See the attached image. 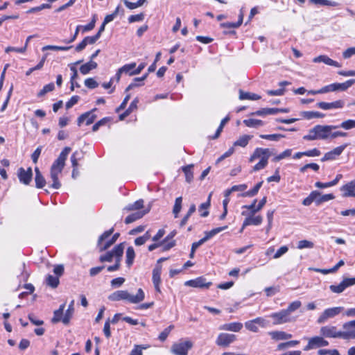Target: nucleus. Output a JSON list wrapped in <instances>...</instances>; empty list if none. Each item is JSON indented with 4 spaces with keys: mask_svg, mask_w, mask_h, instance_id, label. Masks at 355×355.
Masks as SVG:
<instances>
[{
    "mask_svg": "<svg viewBox=\"0 0 355 355\" xmlns=\"http://www.w3.org/2000/svg\"><path fill=\"white\" fill-rule=\"evenodd\" d=\"M17 175L20 182L28 185L32 180V168L29 167L27 170H25L24 168L21 167L18 170Z\"/></svg>",
    "mask_w": 355,
    "mask_h": 355,
    "instance_id": "14",
    "label": "nucleus"
},
{
    "mask_svg": "<svg viewBox=\"0 0 355 355\" xmlns=\"http://www.w3.org/2000/svg\"><path fill=\"white\" fill-rule=\"evenodd\" d=\"M344 105L345 103L342 100H338L331 103L319 102L316 104L318 107L324 110L342 108Z\"/></svg>",
    "mask_w": 355,
    "mask_h": 355,
    "instance_id": "18",
    "label": "nucleus"
},
{
    "mask_svg": "<svg viewBox=\"0 0 355 355\" xmlns=\"http://www.w3.org/2000/svg\"><path fill=\"white\" fill-rule=\"evenodd\" d=\"M135 67H136L135 62L126 64L120 68V73H124L128 74L130 76H135V74H132V73L133 70L135 69Z\"/></svg>",
    "mask_w": 355,
    "mask_h": 355,
    "instance_id": "37",
    "label": "nucleus"
},
{
    "mask_svg": "<svg viewBox=\"0 0 355 355\" xmlns=\"http://www.w3.org/2000/svg\"><path fill=\"white\" fill-rule=\"evenodd\" d=\"M338 128L336 125H317L309 130L307 135L303 137L306 141L326 140L331 138V132Z\"/></svg>",
    "mask_w": 355,
    "mask_h": 355,
    "instance_id": "2",
    "label": "nucleus"
},
{
    "mask_svg": "<svg viewBox=\"0 0 355 355\" xmlns=\"http://www.w3.org/2000/svg\"><path fill=\"white\" fill-rule=\"evenodd\" d=\"M310 168L313 169L315 171H318L320 168V166L316 163L306 164L304 166H303L302 167H301L300 171L302 173H304L306 169H310Z\"/></svg>",
    "mask_w": 355,
    "mask_h": 355,
    "instance_id": "59",
    "label": "nucleus"
},
{
    "mask_svg": "<svg viewBox=\"0 0 355 355\" xmlns=\"http://www.w3.org/2000/svg\"><path fill=\"white\" fill-rule=\"evenodd\" d=\"M113 232H114V228L112 227L109 230L105 231L103 234H101L99 236L98 240V245L99 246V248L101 246H103V241L105 239H107L113 233Z\"/></svg>",
    "mask_w": 355,
    "mask_h": 355,
    "instance_id": "52",
    "label": "nucleus"
},
{
    "mask_svg": "<svg viewBox=\"0 0 355 355\" xmlns=\"http://www.w3.org/2000/svg\"><path fill=\"white\" fill-rule=\"evenodd\" d=\"M259 137L262 139L278 141L279 139L283 138L284 136L280 134H272V135H260Z\"/></svg>",
    "mask_w": 355,
    "mask_h": 355,
    "instance_id": "55",
    "label": "nucleus"
},
{
    "mask_svg": "<svg viewBox=\"0 0 355 355\" xmlns=\"http://www.w3.org/2000/svg\"><path fill=\"white\" fill-rule=\"evenodd\" d=\"M278 113L277 108H262L254 112H252L251 115L263 116L268 114H275Z\"/></svg>",
    "mask_w": 355,
    "mask_h": 355,
    "instance_id": "32",
    "label": "nucleus"
},
{
    "mask_svg": "<svg viewBox=\"0 0 355 355\" xmlns=\"http://www.w3.org/2000/svg\"><path fill=\"white\" fill-rule=\"evenodd\" d=\"M145 294L141 288H139L135 295L130 294L127 291L119 290L111 293L108 296L110 301L116 302L120 300H127L132 304H138L143 301Z\"/></svg>",
    "mask_w": 355,
    "mask_h": 355,
    "instance_id": "3",
    "label": "nucleus"
},
{
    "mask_svg": "<svg viewBox=\"0 0 355 355\" xmlns=\"http://www.w3.org/2000/svg\"><path fill=\"white\" fill-rule=\"evenodd\" d=\"M83 158V153L79 151H75L71 157V162L73 167L72 177H74V172L76 171V168L78 166V161Z\"/></svg>",
    "mask_w": 355,
    "mask_h": 355,
    "instance_id": "26",
    "label": "nucleus"
},
{
    "mask_svg": "<svg viewBox=\"0 0 355 355\" xmlns=\"http://www.w3.org/2000/svg\"><path fill=\"white\" fill-rule=\"evenodd\" d=\"M252 138V135H244L241 136L234 143V146L245 147L249 141Z\"/></svg>",
    "mask_w": 355,
    "mask_h": 355,
    "instance_id": "31",
    "label": "nucleus"
},
{
    "mask_svg": "<svg viewBox=\"0 0 355 355\" xmlns=\"http://www.w3.org/2000/svg\"><path fill=\"white\" fill-rule=\"evenodd\" d=\"M269 324V322L263 318H257L255 319L247 321L245 323V328L252 332L257 333L259 331L257 325L262 328L266 327Z\"/></svg>",
    "mask_w": 355,
    "mask_h": 355,
    "instance_id": "9",
    "label": "nucleus"
},
{
    "mask_svg": "<svg viewBox=\"0 0 355 355\" xmlns=\"http://www.w3.org/2000/svg\"><path fill=\"white\" fill-rule=\"evenodd\" d=\"M262 220L263 219L261 216H253V215H252L249 217H247L243 221V226H242L241 231L242 232L243 230L245 228V227H246L248 225H260L262 223Z\"/></svg>",
    "mask_w": 355,
    "mask_h": 355,
    "instance_id": "21",
    "label": "nucleus"
},
{
    "mask_svg": "<svg viewBox=\"0 0 355 355\" xmlns=\"http://www.w3.org/2000/svg\"><path fill=\"white\" fill-rule=\"evenodd\" d=\"M263 184V181H261L258 182L252 189L249 190L243 193H242L241 196L243 197H252L257 194L259 192V190Z\"/></svg>",
    "mask_w": 355,
    "mask_h": 355,
    "instance_id": "38",
    "label": "nucleus"
},
{
    "mask_svg": "<svg viewBox=\"0 0 355 355\" xmlns=\"http://www.w3.org/2000/svg\"><path fill=\"white\" fill-rule=\"evenodd\" d=\"M343 339L349 340L355 338V320L345 322L343 324Z\"/></svg>",
    "mask_w": 355,
    "mask_h": 355,
    "instance_id": "12",
    "label": "nucleus"
},
{
    "mask_svg": "<svg viewBox=\"0 0 355 355\" xmlns=\"http://www.w3.org/2000/svg\"><path fill=\"white\" fill-rule=\"evenodd\" d=\"M239 98L241 100H259L261 98V96L254 93L244 92L241 90L239 92Z\"/></svg>",
    "mask_w": 355,
    "mask_h": 355,
    "instance_id": "36",
    "label": "nucleus"
},
{
    "mask_svg": "<svg viewBox=\"0 0 355 355\" xmlns=\"http://www.w3.org/2000/svg\"><path fill=\"white\" fill-rule=\"evenodd\" d=\"M80 99L78 96H73L67 103L66 109L69 110L76 105Z\"/></svg>",
    "mask_w": 355,
    "mask_h": 355,
    "instance_id": "63",
    "label": "nucleus"
},
{
    "mask_svg": "<svg viewBox=\"0 0 355 355\" xmlns=\"http://www.w3.org/2000/svg\"><path fill=\"white\" fill-rule=\"evenodd\" d=\"M174 328L173 325H170L168 327H166L162 332L160 333L159 335V339L161 341H164L167 338L168 334H170L171 331Z\"/></svg>",
    "mask_w": 355,
    "mask_h": 355,
    "instance_id": "58",
    "label": "nucleus"
},
{
    "mask_svg": "<svg viewBox=\"0 0 355 355\" xmlns=\"http://www.w3.org/2000/svg\"><path fill=\"white\" fill-rule=\"evenodd\" d=\"M270 317L273 319V324L277 325L291 321V315L285 309H282L279 312L272 313Z\"/></svg>",
    "mask_w": 355,
    "mask_h": 355,
    "instance_id": "11",
    "label": "nucleus"
},
{
    "mask_svg": "<svg viewBox=\"0 0 355 355\" xmlns=\"http://www.w3.org/2000/svg\"><path fill=\"white\" fill-rule=\"evenodd\" d=\"M71 150L70 147L64 148L51 167L50 177L53 182L51 184V187L54 189H59L61 187V183L58 180V175L62 173L65 166V161L68 155L71 152Z\"/></svg>",
    "mask_w": 355,
    "mask_h": 355,
    "instance_id": "1",
    "label": "nucleus"
},
{
    "mask_svg": "<svg viewBox=\"0 0 355 355\" xmlns=\"http://www.w3.org/2000/svg\"><path fill=\"white\" fill-rule=\"evenodd\" d=\"M73 306H74V300H73L69 304L68 309H67V311L62 318V322L64 324H68L70 322V320H71V318L73 314V312H74Z\"/></svg>",
    "mask_w": 355,
    "mask_h": 355,
    "instance_id": "27",
    "label": "nucleus"
},
{
    "mask_svg": "<svg viewBox=\"0 0 355 355\" xmlns=\"http://www.w3.org/2000/svg\"><path fill=\"white\" fill-rule=\"evenodd\" d=\"M236 339V336L234 334L221 333L218 336L216 343L218 346L225 347L234 342Z\"/></svg>",
    "mask_w": 355,
    "mask_h": 355,
    "instance_id": "13",
    "label": "nucleus"
},
{
    "mask_svg": "<svg viewBox=\"0 0 355 355\" xmlns=\"http://www.w3.org/2000/svg\"><path fill=\"white\" fill-rule=\"evenodd\" d=\"M311 3L313 4H319L321 6H337L338 3L336 1H332L329 0H309Z\"/></svg>",
    "mask_w": 355,
    "mask_h": 355,
    "instance_id": "45",
    "label": "nucleus"
},
{
    "mask_svg": "<svg viewBox=\"0 0 355 355\" xmlns=\"http://www.w3.org/2000/svg\"><path fill=\"white\" fill-rule=\"evenodd\" d=\"M182 198L178 197L175 200V204L173 208V214L175 218H178L182 209Z\"/></svg>",
    "mask_w": 355,
    "mask_h": 355,
    "instance_id": "42",
    "label": "nucleus"
},
{
    "mask_svg": "<svg viewBox=\"0 0 355 355\" xmlns=\"http://www.w3.org/2000/svg\"><path fill=\"white\" fill-rule=\"evenodd\" d=\"M329 289L334 293H341L345 289L344 284L341 282L338 285H331Z\"/></svg>",
    "mask_w": 355,
    "mask_h": 355,
    "instance_id": "56",
    "label": "nucleus"
},
{
    "mask_svg": "<svg viewBox=\"0 0 355 355\" xmlns=\"http://www.w3.org/2000/svg\"><path fill=\"white\" fill-rule=\"evenodd\" d=\"M243 123L250 128H257L263 125V122L259 119H249L243 121Z\"/></svg>",
    "mask_w": 355,
    "mask_h": 355,
    "instance_id": "40",
    "label": "nucleus"
},
{
    "mask_svg": "<svg viewBox=\"0 0 355 355\" xmlns=\"http://www.w3.org/2000/svg\"><path fill=\"white\" fill-rule=\"evenodd\" d=\"M146 1V0H139L138 1L133 3L130 2L128 0H123V2L126 7L130 10L141 6Z\"/></svg>",
    "mask_w": 355,
    "mask_h": 355,
    "instance_id": "49",
    "label": "nucleus"
},
{
    "mask_svg": "<svg viewBox=\"0 0 355 355\" xmlns=\"http://www.w3.org/2000/svg\"><path fill=\"white\" fill-rule=\"evenodd\" d=\"M65 307V304H62L60 306V308L54 311V315L51 321L53 323H57L62 320L63 311Z\"/></svg>",
    "mask_w": 355,
    "mask_h": 355,
    "instance_id": "34",
    "label": "nucleus"
},
{
    "mask_svg": "<svg viewBox=\"0 0 355 355\" xmlns=\"http://www.w3.org/2000/svg\"><path fill=\"white\" fill-rule=\"evenodd\" d=\"M341 190L344 191V193H350L352 191H355V180L348 182L342 187Z\"/></svg>",
    "mask_w": 355,
    "mask_h": 355,
    "instance_id": "54",
    "label": "nucleus"
},
{
    "mask_svg": "<svg viewBox=\"0 0 355 355\" xmlns=\"http://www.w3.org/2000/svg\"><path fill=\"white\" fill-rule=\"evenodd\" d=\"M148 75V73L144 74L143 76H141L140 78H135L134 79V83H132L127 87V88L125 89V92H127L129 90H130L135 87L143 85H144L143 82L144 80H146L147 78Z\"/></svg>",
    "mask_w": 355,
    "mask_h": 355,
    "instance_id": "30",
    "label": "nucleus"
},
{
    "mask_svg": "<svg viewBox=\"0 0 355 355\" xmlns=\"http://www.w3.org/2000/svg\"><path fill=\"white\" fill-rule=\"evenodd\" d=\"M355 83V80H348L345 83H333L331 84V91H345L349 87H351L354 83Z\"/></svg>",
    "mask_w": 355,
    "mask_h": 355,
    "instance_id": "22",
    "label": "nucleus"
},
{
    "mask_svg": "<svg viewBox=\"0 0 355 355\" xmlns=\"http://www.w3.org/2000/svg\"><path fill=\"white\" fill-rule=\"evenodd\" d=\"M124 250V243H121L116 245L112 250L101 255L99 258L101 262H111L114 257L115 259L122 258Z\"/></svg>",
    "mask_w": 355,
    "mask_h": 355,
    "instance_id": "5",
    "label": "nucleus"
},
{
    "mask_svg": "<svg viewBox=\"0 0 355 355\" xmlns=\"http://www.w3.org/2000/svg\"><path fill=\"white\" fill-rule=\"evenodd\" d=\"M307 340V345L304 347V351H309L329 345V342L324 338L319 336L311 338H305Z\"/></svg>",
    "mask_w": 355,
    "mask_h": 355,
    "instance_id": "6",
    "label": "nucleus"
},
{
    "mask_svg": "<svg viewBox=\"0 0 355 355\" xmlns=\"http://www.w3.org/2000/svg\"><path fill=\"white\" fill-rule=\"evenodd\" d=\"M184 284L193 288H207L211 285V282H206L205 278L200 277L195 279L187 281Z\"/></svg>",
    "mask_w": 355,
    "mask_h": 355,
    "instance_id": "15",
    "label": "nucleus"
},
{
    "mask_svg": "<svg viewBox=\"0 0 355 355\" xmlns=\"http://www.w3.org/2000/svg\"><path fill=\"white\" fill-rule=\"evenodd\" d=\"M268 334L271 336L272 339L275 340H287L292 338V334L282 331H270Z\"/></svg>",
    "mask_w": 355,
    "mask_h": 355,
    "instance_id": "24",
    "label": "nucleus"
},
{
    "mask_svg": "<svg viewBox=\"0 0 355 355\" xmlns=\"http://www.w3.org/2000/svg\"><path fill=\"white\" fill-rule=\"evenodd\" d=\"M302 304L300 301H294L292 303L289 304L287 309L285 310L287 311V313L291 315V313L295 310L298 309L301 306Z\"/></svg>",
    "mask_w": 355,
    "mask_h": 355,
    "instance_id": "53",
    "label": "nucleus"
},
{
    "mask_svg": "<svg viewBox=\"0 0 355 355\" xmlns=\"http://www.w3.org/2000/svg\"><path fill=\"white\" fill-rule=\"evenodd\" d=\"M146 348V347H143L142 345H135L130 355H142V349Z\"/></svg>",
    "mask_w": 355,
    "mask_h": 355,
    "instance_id": "64",
    "label": "nucleus"
},
{
    "mask_svg": "<svg viewBox=\"0 0 355 355\" xmlns=\"http://www.w3.org/2000/svg\"><path fill=\"white\" fill-rule=\"evenodd\" d=\"M243 328V324L241 322H231L224 324L220 327V330L239 332Z\"/></svg>",
    "mask_w": 355,
    "mask_h": 355,
    "instance_id": "23",
    "label": "nucleus"
},
{
    "mask_svg": "<svg viewBox=\"0 0 355 355\" xmlns=\"http://www.w3.org/2000/svg\"><path fill=\"white\" fill-rule=\"evenodd\" d=\"M227 227V226H223L217 227L215 229L211 230L209 232H205V236L202 238V239L205 241V242L207 241L209 239L212 238L214 236L217 234L218 233L222 232L223 230H225Z\"/></svg>",
    "mask_w": 355,
    "mask_h": 355,
    "instance_id": "35",
    "label": "nucleus"
},
{
    "mask_svg": "<svg viewBox=\"0 0 355 355\" xmlns=\"http://www.w3.org/2000/svg\"><path fill=\"white\" fill-rule=\"evenodd\" d=\"M320 334L325 338H343V331H338L336 327L327 325L320 329Z\"/></svg>",
    "mask_w": 355,
    "mask_h": 355,
    "instance_id": "10",
    "label": "nucleus"
},
{
    "mask_svg": "<svg viewBox=\"0 0 355 355\" xmlns=\"http://www.w3.org/2000/svg\"><path fill=\"white\" fill-rule=\"evenodd\" d=\"M55 85L53 83H49L44 86V87L37 94L38 97L44 96L46 93L53 91Z\"/></svg>",
    "mask_w": 355,
    "mask_h": 355,
    "instance_id": "48",
    "label": "nucleus"
},
{
    "mask_svg": "<svg viewBox=\"0 0 355 355\" xmlns=\"http://www.w3.org/2000/svg\"><path fill=\"white\" fill-rule=\"evenodd\" d=\"M211 195V194H209L207 201L202 203L199 207V211H201L202 210H205L203 212H202L200 214V216L202 217H206L209 215V211L207 209L210 207Z\"/></svg>",
    "mask_w": 355,
    "mask_h": 355,
    "instance_id": "43",
    "label": "nucleus"
},
{
    "mask_svg": "<svg viewBox=\"0 0 355 355\" xmlns=\"http://www.w3.org/2000/svg\"><path fill=\"white\" fill-rule=\"evenodd\" d=\"M119 236V233L114 234L110 240L106 241L103 244V246L100 247V251L102 252V251H104V250H107V248H109L112 244H114L116 242V241L117 240Z\"/></svg>",
    "mask_w": 355,
    "mask_h": 355,
    "instance_id": "47",
    "label": "nucleus"
},
{
    "mask_svg": "<svg viewBox=\"0 0 355 355\" xmlns=\"http://www.w3.org/2000/svg\"><path fill=\"white\" fill-rule=\"evenodd\" d=\"M302 116L306 119H311L313 118H322L324 116V114L315 111H306L302 113Z\"/></svg>",
    "mask_w": 355,
    "mask_h": 355,
    "instance_id": "39",
    "label": "nucleus"
},
{
    "mask_svg": "<svg viewBox=\"0 0 355 355\" xmlns=\"http://www.w3.org/2000/svg\"><path fill=\"white\" fill-rule=\"evenodd\" d=\"M272 155V151L269 148H257L249 159L250 162H254L256 159H260V161L254 166L253 171H258L264 168Z\"/></svg>",
    "mask_w": 355,
    "mask_h": 355,
    "instance_id": "4",
    "label": "nucleus"
},
{
    "mask_svg": "<svg viewBox=\"0 0 355 355\" xmlns=\"http://www.w3.org/2000/svg\"><path fill=\"white\" fill-rule=\"evenodd\" d=\"M35 181L36 187L39 189L43 188L46 184V180L42 175H35Z\"/></svg>",
    "mask_w": 355,
    "mask_h": 355,
    "instance_id": "60",
    "label": "nucleus"
},
{
    "mask_svg": "<svg viewBox=\"0 0 355 355\" xmlns=\"http://www.w3.org/2000/svg\"><path fill=\"white\" fill-rule=\"evenodd\" d=\"M313 192L317 193L315 196V199L313 201L317 206L320 205L322 203L324 202L334 200L335 198L334 195L332 193L321 195L320 192H319L318 191H313Z\"/></svg>",
    "mask_w": 355,
    "mask_h": 355,
    "instance_id": "20",
    "label": "nucleus"
},
{
    "mask_svg": "<svg viewBox=\"0 0 355 355\" xmlns=\"http://www.w3.org/2000/svg\"><path fill=\"white\" fill-rule=\"evenodd\" d=\"M317 193L311 191L309 196H307L306 198H304L302 201V204L304 206H309L312 202H313L314 200L315 199V195Z\"/></svg>",
    "mask_w": 355,
    "mask_h": 355,
    "instance_id": "61",
    "label": "nucleus"
},
{
    "mask_svg": "<svg viewBox=\"0 0 355 355\" xmlns=\"http://www.w3.org/2000/svg\"><path fill=\"white\" fill-rule=\"evenodd\" d=\"M343 307L342 306H337V307H332L325 309L321 315L318 317L317 320V322L318 324H323L325 322H327L329 319L333 318L335 316L338 315L341 313V311L343 310Z\"/></svg>",
    "mask_w": 355,
    "mask_h": 355,
    "instance_id": "8",
    "label": "nucleus"
},
{
    "mask_svg": "<svg viewBox=\"0 0 355 355\" xmlns=\"http://www.w3.org/2000/svg\"><path fill=\"white\" fill-rule=\"evenodd\" d=\"M313 246V243L307 240L300 241L297 244L298 249L312 248Z\"/></svg>",
    "mask_w": 355,
    "mask_h": 355,
    "instance_id": "57",
    "label": "nucleus"
},
{
    "mask_svg": "<svg viewBox=\"0 0 355 355\" xmlns=\"http://www.w3.org/2000/svg\"><path fill=\"white\" fill-rule=\"evenodd\" d=\"M243 14L242 12L239 14V20L237 22H224L220 24L223 28H239L243 23Z\"/></svg>",
    "mask_w": 355,
    "mask_h": 355,
    "instance_id": "28",
    "label": "nucleus"
},
{
    "mask_svg": "<svg viewBox=\"0 0 355 355\" xmlns=\"http://www.w3.org/2000/svg\"><path fill=\"white\" fill-rule=\"evenodd\" d=\"M291 154H292V149H286L284 151H283L282 153H280L279 155L275 156L272 159V161L275 162H279L281 159H283L284 158L290 157L291 155Z\"/></svg>",
    "mask_w": 355,
    "mask_h": 355,
    "instance_id": "51",
    "label": "nucleus"
},
{
    "mask_svg": "<svg viewBox=\"0 0 355 355\" xmlns=\"http://www.w3.org/2000/svg\"><path fill=\"white\" fill-rule=\"evenodd\" d=\"M60 281L58 277L53 276L51 275H49L46 277V284L48 286H51L53 288H55L59 285Z\"/></svg>",
    "mask_w": 355,
    "mask_h": 355,
    "instance_id": "44",
    "label": "nucleus"
},
{
    "mask_svg": "<svg viewBox=\"0 0 355 355\" xmlns=\"http://www.w3.org/2000/svg\"><path fill=\"white\" fill-rule=\"evenodd\" d=\"M338 128H342L345 130H350L355 128V120L348 119L340 123V125H337Z\"/></svg>",
    "mask_w": 355,
    "mask_h": 355,
    "instance_id": "50",
    "label": "nucleus"
},
{
    "mask_svg": "<svg viewBox=\"0 0 355 355\" xmlns=\"http://www.w3.org/2000/svg\"><path fill=\"white\" fill-rule=\"evenodd\" d=\"M313 62L315 63L324 62V64L329 66L340 67V64L338 62L333 60L332 59H331L330 58L325 55H320L318 57L314 58Z\"/></svg>",
    "mask_w": 355,
    "mask_h": 355,
    "instance_id": "19",
    "label": "nucleus"
},
{
    "mask_svg": "<svg viewBox=\"0 0 355 355\" xmlns=\"http://www.w3.org/2000/svg\"><path fill=\"white\" fill-rule=\"evenodd\" d=\"M148 211H149V209L144 210V211H137L132 214H130L125 218V223L126 224H130L131 223H133L135 220L141 218Z\"/></svg>",
    "mask_w": 355,
    "mask_h": 355,
    "instance_id": "25",
    "label": "nucleus"
},
{
    "mask_svg": "<svg viewBox=\"0 0 355 355\" xmlns=\"http://www.w3.org/2000/svg\"><path fill=\"white\" fill-rule=\"evenodd\" d=\"M192 347L193 343L190 340L180 341L172 345L171 352L174 355H187Z\"/></svg>",
    "mask_w": 355,
    "mask_h": 355,
    "instance_id": "7",
    "label": "nucleus"
},
{
    "mask_svg": "<svg viewBox=\"0 0 355 355\" xmlns=\"http://www.w3.org/2000/svg\"><path fill=\"white\" fill-rule=\"evenodd\" d=\"M85 85L89 89H94L98 86V83L92 78H87L85 80Z\"/></svg>",
    "mask_w": 355,
    "mask_h": 355,
    "instance_id": "62",
    "label": "nucleus"
},
{
    "mask_svg": "<svg viewBox=\"0 0 355 355\" xmlns=\"http://www.w3.org/2000/svg\"><path fill=\"white\" fill-rule=\"evenodd\" d=\"M347 146V144L340 146L335 148L332 150L326 153L323 157L321 159V161L326 162L328 160L334 159L337 156H339L343 152Z\"/></svg>",
    "mask_w": 355,
    "mask_h": 355,
    "instance_id": "16",
    "label": "nucleus"
},
{
    "mask_svg": "<svg viewBox=\"0 0 355 355\" xmlns=\"http://www.w3.org/2000/svg\"><path fill=\"white\" fill-rule=\"evenodd\" d=\"M144 207V200L140 199L135 202L133 204H130L125 207V209L128 211L138 210Z\"/></svg>",
    "mask_w": 355,
    "mask_h": 355,
    "instance_id": "46",
    "label": "nucleus"
},
{
    "mask_svg": "<svg viewBox=\"0 0 355 355\" xmlns=\"http://www.w3.org/2000/svg\"><path fill=\"white\" fill-rule=\"evenodd\" d=\"M161 273H162V266L157 264L155 268L153 270L152 280L155 290L157 292H160V284H161Z\"/></svg>",
    "mask_w": 355,
    "mask_h": 355,
    "instance_id": "17",
    "label": "nucleus"
},
{
    "mask_svg": "<svg viewBox=\"0 0 355 355\" xmlns=\"http://www.w3.org/2000/svg\"><path fill=\"white\" fill-rule=\"evenodd\" d=\"M193 167V164H189L182 167V171L185 174L186 181L189 183L191 182L193 178V174L191 171Z\"/></svg>",
    "mask_w": 355,
    "mask_h": 355,
    "instance_id": "41",
    "label": "nucleus"
},
{
    "mask_svg": "<svg viewBox=\"0 0 355 355\" xmlns=\"http://www.w3.org/2000/svg\"><path fill=\"white\" fill-rule=\"evenodd\" d=\"M97 66L98 64L96 62L89 60L88 62L80 66V71L82 74L86 75L89 73L91 70L96 69Z\"/></svg>",
    "mask_w": 355,
    "mask_h": 355,
    "instance_id": "29",
    "label": "nucleus"
},
{
    "mask_svg": "<svg viewBox=\"0 0 355 355\" xmlns=\"http://www.w3.org/2000/svg\"><path fill=\"white\" fill-rule=\"evenodd\" d=\"M135 257V252L134 248L132 246H130L127 248L126 250V260L125 263L128 267H130L134 261V259Z\"/></svg>",
    "mask_w": 355,
    "mask_h": 355,
    "instance_id": "33",
    "label": "nucleus"
}]
</instances>
